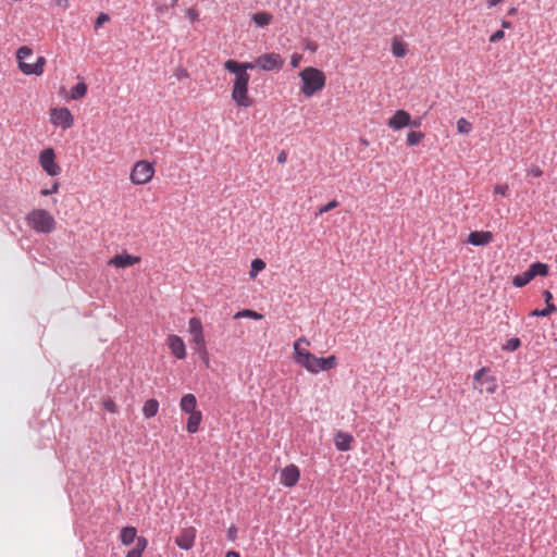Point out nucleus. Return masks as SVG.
<instances>
[{
    "instance_id": "1",
    "label": "nucleus",
    "mask_w": 557,
    "mask_h": 557,
    "mask_svg": "<svg viewBox=\"0 0 557 557\" xmlns=\"http://www.w3.org/2000/svg\"><path fill=\"white\" fill-rule=\"evenodd\" d=\"M304 345H310V342L306 337H300L294 343V361L308 372L318 374L321 371H330L337 366L336 356L331 355L326 358L317 357L304 347Z\"/></svg>"
},
{
    "instance_id": "2",
    "label": "nucleus",
    "mask_w": 557,
    "mask_h": 557,
    "mask_svg": "<svg viewBox=\"0 0 557 557\" xmlns=\"http://www.w3.org/2000/svg\"><path fill=\"white\" fill-rule=\"evenodd\" d=\"M223 66L227 72L234 75L231 90L232 100L236 103L237 107H251L253 103V99L249 96L250 75L248 73H243L238 70H234L233 66H230L225 62Z\"/></svg>"
},
{
    "instance_id": "3",
    "label": "nucleus",
    "mask_w": 557,
    "mask_h": 557,
    "mask_svg": "<svg viewBox=\"0 0 557 557\" xmlns=\"http://www.w3.org/2000/svg\"><path fill=\"white\" fill-rule=\"evenodd\" d=\"M299 78L301 82L300 91L307 98H310L321 91L326 84V76L324 72L313 66L302 69L299 72Z\"/></svg>"
},
{
    "instance_id": "4",
    "label": "nucleus",
    "mask_w": 557,
    "mask_h": 557,
    "mask_svg": "<svg viewBox=\"0 0 557 557\" xmlns=\"http://www.w3.org/2000/svg\"><path fill=\"white\" fill-rule=\"evenodd\" d=\"M26 222L30 228L38 233L49 234L55 228L53 215L45 209H34L27 216Z\"/></svg>"
},
{
    "instance_id": "5",
    "label": "nucleus",
    "mask_w": 557,
    "mask_h": 557,
    "mask_svg": "<svg viewBox=\"0 0 557 557\" xmlns=\"http://www.w3.org/2000/svg\"><path fill=\"white\" fill-rule=\"evenodd\" d=\"M32 55L33 50L28 46H22L17 49L16 59L18 70L25 75L39 76L44 73L47 61L45 57H38L34 64H27L25 60Z\"/></svg>"
},
{
    "instance_id": "6",
    "label": "nucleus",
    "mask_w": 557,
    "mask_h": 557,
    "mask_svg": "<svg viewBox=\"0 0 557 557\" xmlns=\"http://www.w3.org/2000/svg\"><path fill=\"white\" fill-rule=\"evenodd\" d=\"M474 384L473 388L478 389L481 394H494L497 391V380L491 373L490 368H481L473 375Z\"/></svg>"
},
{
    "instance_id": "7",
    "label": "nucleus",
    "mask_w": 557,
    "mask_h": 557,
    "mask_svg": "<svg viewBox=\"0 0 557 557\" xmlns=\"http://www.w3.org/2000/svg\"><path fill=\"white\" fill-rule=\"evenodd\" d=\"M154 172L153 163L147 160H140L134 164L129 180L135 185H145L153 178Z\"/></svg>"
},
{
    "instance_id": "8",
    "label": "nucleus",
    "mask_w": 557,
    "mask_h": 557,
    "mask_svg": "<svg viewBox=\"0 0 557 557\" xmlns=\"http://www.w3.org/2000/svg\"><path fill=\"white\" fill-rule=\"evenodd\" d=\"M188 332L191 336V344L194 345V350L197 354L206 355V338L203 334V327L201 320L197 317H193L188 321Z\"/></svg>"
},
{
    "instance_id": "9",
    "label": "nucleus",
    "mask_w": 557,
    "mask_h": 557,
    "mask_svg": "<svg viewBox=\"0 0 557 557\" xmlns=\"http://www.w3.org/2000/svg\"><path fill=\"white\" fill-rule=\"evenodd\" d=\"M38 162L41 169L49 176H58L61 174L62 169L55 161V152L53 148L49 147L41 150L38 157Z\"/></svg>"
},
{
    "instance_id": "10",
    "label": "nucleus",
    "mask_w": 557,
    "mask_h": 557,
    "mask_svg": "<svg viewBox=\"0 0 557 557\" xmlns=\"http://www.w3.org/2000/svg\"><path fill=\"white\" fill-rule=\"evenodd\" d=\"M49 115L51 124L64 131L71 128L74 124V116L65 107L51 108Z\"/></svg>"
},
{
    "instance_id": "11",
    "label": "nucleus",
    "mask_w": 557,
    "mask_h": 557,
    "mask_svg": "<svg viewBox=\"0 0 557 557\" xmlns=\"http://www.w3.org/2000/svg\"><path fill=\"white\" fill-rule=\"evenodd\" d=\"M257 64L262 71H280L284 66V59L277 52H268L257 57Z\"/></svg>"
},
{
    "instance_id": "12",
    "label": "nucleus",
    "mask_w": 557,
    "mask_h": 557,
    "mask_svg": "<svg viewBox=\"0 0 557 557\" xmlns=\"http://www.w3.org/2000/svg\"><path fill=\"white\" fill-rule=\"evenodd\" d=\"M196 529L194 527L183 528L175 537V544L185 550L193 548L196 539Z\"/></svg>"
},
{
    "instance_id": "13",
    "label": "nucleus",
    "mask_w": 557,
    "mask_h": 557,
    "mask_svg": "<svg viewBox=\"0 0 557 557\" xmlns=\"http://www.w3.org/2000/svg\"><path fill=\"white\" fill-rule=\"evenodd\" d=\"M300 478V471L297 466L288 465L281 470L280 482L286 487H293Z\"/></svg>"
},
{
    "instance_id": "14",
    "label": "nucleus",
    "mask_w": 557,
    "mask_h": 557,
    "mask_svg": "<svg viewBox=\"0 0 557 557\" xmlns=\"http://www.w3.org/2000/svg\"><path fill=\"white\" fill-rule=\"evenodd\" d=\"M411 124V115L405 110H397L392 117L388 119L387 125L394 129L399 131Z\"/></svg>"
},
{
    "instance_id": "15",
    "label": "nucleus",
    "mask_w": 557,
    "mask_h": 557,
    "mask_svg": "<svg viewBox=\"0 0 557 557\" xmlns=\"http://www.w3.org/2000/svg\"><path fill=\"white\" fill-rule=\"evenodd\" d=\"M166 344L174 357L177 359H184L186 357V346L184 341L178 335H169Z\"/></svg>"
},
{
    "instance_id": "16",
    "label": "nucleus",
    "mask_w": 557,
    "mask_h": 557,
    "mask_svg": "<svg viewBox=\"0 0 557 557\" xmlns=\"http://www.w3.org/2000/svg\"><path fill=\"white\" fill-rule=\"evenodd\" d=\"M140 257L132 256L128 253H120L114 256L108 261L109 265H113L115 268H128L133 267L140 262Z\"/></svg>"
},
{
    "instance_id": "17",
    "label": "nucleus",
    "mask_w": 557,
    "mask_h": 557,
    "mask_svg": "<svg viewBox=\"0 0 557 557\" xmlns=\"http://www.w3.org/2000/svg\"><path fill=\"white\" fill-rule=\"evenodd\" d=\"M493 240V234L488 231H474L469 234L468 242L474 246H484Z\"/></svg>"
},
{
    "instance_id": "18",
    "label": "nucleus",
    "mask_w": 557,
    "mask_h": 557,
    "mask_svg": "<svg viewBox=\"0 0 557 557\" xmlns=\"http://www.w3.org/2000/svg\"><path fill=\"white\" fill-rule=\"evenodd\" d=\"M354 437L349 433L337 432L334 438L335 446L341 451H347L351 448Z\"/></svg>"
},
{
    "instance_id": "19",
    "label": "nucleus",
    "mask_w": 557,
    "mask_h": 557,
    "mask_svg": "<svg viewBox=\"0 0 557 557\" xmlns=\"http://www.w3.org/2000/svg\"><path fill=\"white\" fill-rule=\"evenodd\" d=\"M180 408L185 413L197 412V399L194 394H185L180 400Z\"/></svg>"
},
{
    "instance_id": "20",
    "label": "nucleus",
    "mask_w": 557,
    "mask_h": 557,
    "mask_svg": "<svg viewBox=\"0 0 557 557\" xmlns=\"http://www.w3.org/2000/svg\"><path fill=\"white\" fill-rule=\"evenodd\" d=\"M178 0H154L152 5L158 15H164L170 10L174 9Z\"/></svg>"
},
{
    "instance_id": "21",
    "label": "nucleus",
    "mask_w": 557,
    "mask_h": 557,
    "mask_svg": "<svg viewBox=\"0 0 557 557\" xmlns=\"http://www.w3.org/2000/svg\"><path fill=\"white\" fill-rule=\"evenodd\" d=\"M201 421H202L201 411L188 413V419H187V423H186L187 432H189L191 434L198 432Z\"/></svg>"
},
{
    "instance_id": "22",
    "label": "nucleus",
    "mask_w": 557,
    "mask_h": 557,
    "mask_svg": "<svg viewBox=\"0 0 557 557\" xmlns=\"http://www.w3.org/2000/svg\"><path fill=\"white\" fill-rule=\"evenodd\" d=\"M137 530L134 527H124L120 533V540L123 545H131L135 540L137 541Z\"/></svg>"
},
{
    "instance_id": "23",
    "label": "nucleus",
    "mask_w": 557,
    "mask_h": 557,
    "mask_svg": "<svg viewBox=\"0 0 557 557\" xmlns=\"http://www.w3.org/2000/svg\"><path fill=\"white\" fill-rule=\"evenodd\" d=\"M251 21L258 27H265L273 21V15L267 11L256 12L251 15Z\"/></svg>"
},
{
    "instance_id": "24",
    "label": "nucleus",
    "mask_w": 557,
    "mask_h": 557,
    "mask_svg": "<svg viewBox=\"0 0 557 557\" xmlns=\"http://www.w3.org/2000/svg\"><path fill=\"white\" fill-rule=\"evenodd\" d=\"M408 52V45L400 38L395 37L392 41V53L396 58H404Z\"/></svg>"
},
{
    "instance_id": "25",
    "label": "nucleus",
    "mask_w": 557,
    "mask_h": 557,
    "mask_svg": "<svg viewBox=\"0 0 557 557\" xmlns=\"http://www.w3.org/2000/svg\"><path fill=\"white\" fill-rule=\"evenodd\" d=\"M225 63H227L230 66H233L234 70H238L243 73H248V70H253L258 67L257 58L255 59L253 62H238L236 60L228 59L225 61Z\"/></svg>"
},
{
    "instance_id": "26",
    "label": "nucleus",
    "mask_w": 557,
    "mask_h": 557,
    "mask_svg": "<svg viewBox=\"0 0 557 557\" xmlns=\"http://www.w3.org/2000/svg\"><path fill=\"white\" fill-rule=\"evenodd\" d=\"M159 401L154 398L148 399L143 406V414L145 418L150 419L158 413Z\"/></svg>"
},
{
    "instance_id": "27",
    "label": "nucleus",
    "mask_w": 557,
    "mask_h": 557,
    "mask_svg": "<svg viewBox=\"0 0 557 557\" xmlns=\"http://www.w3.org/2000/svg\"><path fill=\"white\" fill-rule=\"evenodd\" d=\"M532 277L536 276H546L548 274L549 268L546 263L543 262H534L529 268Z\"/></svg>"
},
{
    "instance_id": "28",
    "label": "nucleus",
    "mask_w": 557,
    "mask_h": 557,
    "mask_svg": "<svg viewBox=\"0 0 557 557\" xmlns=\"http://www.w3.org/2000/svg\"><path fill=\"white\" fill-rule=\"evenodd\" d=\"M148 541L144 536H139L136 542V546L129 550L126 557H141V554L147 548Z\"/></svg>"
},
{
    "instance_id": "29",
    "label": "nucleus",
    "mask_w": 557,
    "mask_h": 557,
    "mask_svg": "<svg viewBox=\"0 0 557 557\" xmlns=\"http://www.w3.org/2000/svg\"><path fill=\"white\" fill-rule=\"evenodd\" d=\"M533 280L532 274L530 273L529 269L523 272L522 274L516 275L512 278V284L516 287H523L527 284H529Z\"/></svg>"
},
{
    "instance_id": "30",
    "label": "nucleus",
    "mask_w": 557,
    "mask_h": 557,
    "mask_svg": "<svg viewBox=\"0 0 557 557\" xmlns=\"http://www.w3.org/2000/svg\"><path fill=\"white\" fill-rule=\"evenodd\" d=\"M87 94V85L84 82H79L75 87L71 89V99L78 100L85 97Z\"/></svg>"
},
{
    "instance_id": "31",
    "label": "nucleus",
    "mask_w": 557,
    "mask_h": 557,
    "mask_svg": "<svg viewBox=\"0 0 557 557\" xmlns=\"http://www.w3.org/2000/svg\"><path fill=\"white\" fill-rule=\"evenodd\" d=\"M264 269H265V262L262 259H259V258L253 259L251 262V269L249 272V276L251 278H255V277H257L259 272L263 271Z\"/></svg>"
},
{
    "instance_id": "32",
    "label": "nucleus",
    "mask_w": 557,
    "mask_h": 557,
    "mask_svg": "<svg viewBox=\"0 0 557 557\" xmlns=\"http://www.w3.org/2000/svg\"><path fill=\"white\" fill-rule=\"evenodd\" d=\"M240 318H249V319H253V320H261L262 319V314H260L259 312H257L255 310H251V309H244V310L238 311L234 315V319H240Z\"/></svg>"
},
{
    "instance_id": "33",
    "label": "nucleus",
    "mask_w": 557,
    "mask_h": 557,
    "mask_svg": "<svg viewBox=\"0 0 557 557\" xmlns=\"http://www.w3.org/2000/svg\"><path fill=\"white\" fill-rule=\"evenodd\" d=\"M424 138V134L422 132L411 131L407 134V144L408 146H416Z\"/></svg>"
},
{
    "instance_id": "34",
    "label": "nucleus",
    "mask_w": 557,
    "mask_h": 557,
    "mask_svg": "<svg viewBox=\"0 0 557 557\" xmlns=\"http://www.w3.org/2000/svg\"><path fill=\"white\" fill-rule=\"evenodd\" d=\"M457 129L461 134H468V133L471 132L472 125H471V123L467 119L460 117L457 121Z\"/></svg>"
},
{
    "instance_id": "35",
    "label": "nucleus",
    "mask_w": 557,
    "mask_h": 557,
    "mask_svg": "<svg viewBox=\"0 0 557 557\" xmlns=\"http://www.w3.org/2000/svg\"><path fill=\"white\" fill-rule=\"evenodd\" d=\"M520 339L518 337H512L507 341L506 345L503 348L508 351H515L520 347Z\"/></svg>"
},
{
    "instance_id": "36",
    "label": "nucleus",
    "mask_w": 557,
    "mask_h": 557,
    "mask_svg": "<svg viewBox=\"0 0 557 557\" xmlns=\"http://www.w3.org/2000/svg\"><path fill=\"white\" fill-rule=\"evenodd\" d=\"M102 407L104 410L111 412V413H115L117 411V406L115 404V401L112 399V398H104L102 400Z\"/></svg>"
},
{
    "instance_id": "37",
    "label": "nucleus",
    "mask_w": 557,
    "mask_h": 557,
    "mask_svg": "<svg viewBox=\"0 0 557 557\" xmlns=\"http://www.w3.org/2000/svg\"><path fill=\"white\" fill-rule=\"evenodd\" d=\"M338 207V201L333 199L330 202H327L325 206L321 207L318 211V214H324L333 209Z\"/></svg>"
},
{
    "instance_id": "38",
    "label": "nucleus",
    "mask_w": 557,
    "mask_h": 557,
    "mask_svg": "<svg viewBox=\"0 0 557 557\" xmlns=\"http://www.w3.org/2000/svg\"><path fill=\"white\" fill-rule=\"evenodd\" d=\"M185 16L190 21V22H196L199 20V12L197 9L195 8H188L186 11H185Z\"/></svg>"
},
{
    "instance_id": "39",
    "label": "nucleus",
    "mask_w": 557,
    "mask_h": 557,
    "mask_svg": "<svg viewBox=\"0 0 557 557\" xmlns=\"http://www.w3.org/2000/svg\"><path fill=\"white\" fill-rule=\"evenodd\" d=\"M58 190H59V183L58 182H53L51 188H44V189H41L40 190V195L46 197V196H49L51 194L58 193Z\"/></svg>"
},
{
    "instance_id": "40",
    "label": "nucleus",
    "mask_w": 557,
    "mask_h": 557,
    "mask_svg": "<svg viewBox=\"0 0 557 557\" xmlns=\"http://www.w3.org/2000/svg\"><path fill=\"white\" fill-rule=\"evenodd\" d=\"M301 61H302V54L297 53V52L292 54V57H290L292 67H294V69L298 67L300 65Z\"/></svg>"
},
{
    "instance_id": "41",
    "label": "nucleus",
    "mask_w": 557,
    "mask_h": 557,
    "mask_svg": "<svg viewBox=\"0 0 557 557\" xmlns=\"http://www.w3.org/2000/svg\"><path fill=\"white\" fill-rule=\"evenodd\" d=\"M109 21H110V16L108 14L100 13L96 18L95 27L98 28V27L102 26V24H104Z\"/></svg>"
},
{
    "instance_id": "42",
    "label": "nucleus",
    "mask_w": 557,
    "mask_h": 557,
    "mask_svg": "<svg viewBox=\"0 0 557 557\" xmlns=\"http://www.w3.org/2000/svg\"><path fill=\"white\" fill-rule=\"evenodd\" d=\"M302 45H304L305 49H307L311 52H315L318 50V44L313 40L305 39Z\"/></svg>"
},
{
    "instance_id": "43",
    "label": "nucleus",
    "mask_w": 557,
    "mask_h": 557,
    "mask_svg": "<svg viewBox=\"0 0 557 557\" xmlns=\"http://www.w3.org/2000/svg\"><path fill=\"white\" fill-rule=\"evenodd\" d=\"M508 189H509V187H508L507 184H497L494 187V193L498 194V195H502V196H506Z\"/></svg>"
},
{
    "instance_id": "44",
    "label": "nucleus",
    "mask_w": 557,
    "mask_h": 557,
    "mask_svg": "<svg viewBox=\"0 0 557 557\" xmlns=\"http://www.w3.org/2000/svg\"><path fill=\"white\" fill-rule=\"evenodd\" d=\"M504 37H505L504 30H496L495 33H493L491 35L490 41L491 42H497V41L502 40Z\"/></svg>"
},
{
    "instance_id": "45",
    "label": "nucleus",
    "mask_w": 557,
    "mask_h": 557,
    "mask_svg": "<svg viewBox=\"0 0 557 557\" xmlns=\"http://www.w3.org/2000/svg\"><path fill=\"white\" fill-rule=\"evenodd\" d=\"M544 311L546 312V317L557 311L556 306L553 302L546 304V307L544 308Z\"/></svg>"
},
{
    "instance_id": "46",
    "label": "nucleus",
    "mask_w": 557,
    "mask_h": 557,
    "mask_svg": "<svg viewBox=\"0 0 557 557\" xmlns=\"http://www.w3.org/2000/svg\"><path fill=\"white\" fill-rule=\"evenodd\" d=\"M236 535H237L236 527L232 525L231 528H228V530H227L228 540L234 541L236 539Z\"/></svg>"
},
{
    "instance_id": "47",
    "label": "nucleus",
    "mask_w": 557,
    "mask_h": 557,
    "mask_svg": "<svg viewBox=\"0 0 557 557\" xmlns=\"http://www.w3.org/2000/svg\"><path fill=\"white\" fill-rule=\"evenodd\" d=\"M530 315L531 317H546V312L544 311V309H534L530 312Z\"/></svg>"
},
{
    "instance_id": "48",
    "label": "nucleus",
    "mask_w": 557,
    "mask_h": 557,
    "mask_svg": "<svg viewBox=\"0 0 557 557\" xmlns=\"http://www.w3.org/2000/svg\"><path fill=\"white\" fill-rule=\"evenodd\" d=\"M287 160V153L285 151H281L278 154H277V162L281 163V164H284Z\"/></svg>"
},
{
    "instance_id": "49",
    "label": "nucleus",
    "mask_w": 557,
    "mask_h": 557,
    "mask_svg": "<svg viewBox=\"0 0 557 557\" xmlns=\"http://www.w3.org/2000/svg\"><path fill=\"white\" fill-rule=\"evenodd\" d=\"M55 4L59 8L66 10L69 8V0H55Z\"/></svg>"
},
{
    "instance_id": "50",
    "label": "nucleus",
    "mask_w": 557,
    "mask_h": 557,
    "mask_svg": "<svg viewBox=\"0 0 557 557\" xmlns=\"http://www.w3.org/2000/svg\"><path fill=\"white\" fill-rule=\"evenodd\" d=\"M543 297H544L545 304H548V302H552L553 294L549 290H544Z\"/></svg>"
},
{
    "instance_id": "51",
    "label": "nucleus",
    "mask_w": 557,
    "mask_h": 557,
    "mask_svg": "<svg viewBox=\"0 0 557 557\" xmlns=\"http://www.w3.org/2000/svg\"><path fill=\"white\" fill-rule=\"evenodd\" d=\"M531 173H532V175H533L534 177H540V176L543 174V172H542V170H541L540 168H535V169H533V170L531 171Z\"/></svg>"
},
{
    "instance_id": "52",
    "label": "nucleus",
    "mask_w": 557,
    "mask_h": 557,
    "mask_svg": "<svg viewBox=\"0 0 557 557\" xmlns=\"http://www.w3.org/2000/svg\"><path fill=\"white\" fill-rule=\"evenodd\" d=\"M200 356V358L202 359V361L209 366V357H208V351L206 350V355L205 354H198Z\"/></svg>"
},
{
    "instance_id": "53",
    "label": "nucleus",
    "mask_w": 557,
    "mask_h": 557,
    "mask_svg": "<svg viewBox=\"0 0 557 557\" xmlns=\"http://www.w3.org/2000/svg\"><path fill=\"white\" fill-rule=\"evenodd\" d=\"M502 26H503V28H510L511 27V22L503 20L502 21Z\"/></svg>"
},
{
    "instance_id": "54",
    "label": "nucleus",
    "mask_w": 557,
    "mask_h": 557,
    "mask_svg": "<svg viewBox=\"0 0 557 557\" xmlns=\"http://www.w3.org/2000/svg\"><path fill=\"white\" fill-rule=\"evenodd\" d=\"M411 126L419 127L421 125V119L411 120Z\"/></svg>"
},
{
    "instance_id": "55",
    "label": "nucleus",
    "mask_w": 557,
    "mask_h": 557,
    "mask_svg": "<svg viewBox=\"0 0 557 557\" xmlns=\"http://www.w3.org/2000/svg\"><path fill=\"white\" fill-rule=\"evenodd\" d=\"M225 557H239V554L237 552L230 550L226 553Z\"/></svg>"
},
{
    "instance_id": "56",
    "label": "nucleus",
    "mask_w": 557,
    "mask_h": 557,
    "mask_svg": "<svg viewBox=\"0 0 557 557\" xmlns=\"http://www.w3.org/2000/svg\"><path fill=\"white\" fill-rule=\"evenodd\" d=\"M181 76H187V72L183 71V73H181Z\"/></svg>"
},
{
    "instance_id": "57",
    "label": "nucleus",
    "mask_w": 557,
    "mask_h": 557,
    "mask_svg": "<svg viewBox=\"0 0 557 557\" xmlns=\"http://www.w3.org/2000/svg\"><path fill=\"white\" fill-rule=\"evenodd\" d=\"M181 76H187V72L183 71V73H181Z\"/></svg>"
},
{
    "instance_id": "58",
    "label": "nucleus",
    "mask_w": 557,
    "mask_h": 557,
    "mask_svg": "<svg viewBox=\"0 0 557 557\" xmlns=\"http://www.w3.org/2000/svg\"><path fill=\"white\" fill-rule=\"evenodd\" d=\"M362 145L368 146V141L366 139H362Z\"/></svg>"
},
{
    "instance_id": "59",
    "label": "nucleus",
    "mask_w": 557,
    "mask_h": 557,
    "mask_svg": "<svg viewBox=\"0 0 557 557\" xmlns=\"http://www.w3.org/2000/svg\"><path fill=\"white\" fill-rule=\"evenodd\" d=\"M515 11H516L515 9H511V10L509 11V14L515 13Z\"/></svg>"
}]
</instances>
